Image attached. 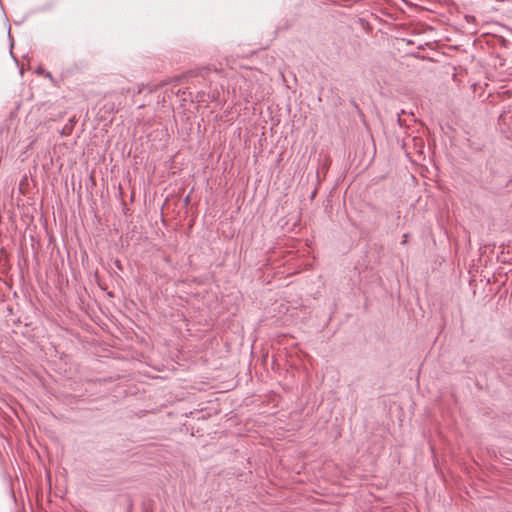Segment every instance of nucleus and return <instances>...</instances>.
<instances>
[{
    "instance_id": "nucleus-1",
    "label": "nucleus",
    "mask_w": 512,
    "mask_h": 512,
    "mask_svg": "<svg viewBox=\"0 0 512 512\" xmlns=\"http://www.w3.org/2000/svg\"><path fill=\"white\" fill-rule=\"evenodd\" d=\"M20 74L21 75L23 74V67L20 69Z\"/></svg>"
}]
</instances>
